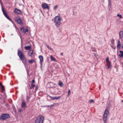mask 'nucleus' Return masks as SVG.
I'll list each match as a JSON object with an SVG mask.
<instances>
[{"label": "nucleus", "instance_id": "3", "mask_svg": "<svg viewBox=\"0 0 123 123\" xmlns=\"http://www.w3.org/2000/svg\"><path fill=\"white\" fill-rule=\"evenodd\" d=\"M44 120L43 117L41 115L37 117L35 123H43Z\"/></svg>", "mask_w": 123, "mask_h": 123}, {"label": "nucleus", "instance_id": "4", "mask_svg": "<svg viewBox=\"0 0 123 123\" xmlns=\"http://www.w3.org/2000/svg\"><path fill=\"white\" fill-rule=\"evenodd\" d=\"M1 7L2 11L4 15L8 20L11 21L12 23H13V21H12L10 19L8 15L6 12L4 10L2 5H1Z\"/></svg>", "mask_w": 123, "mask_h": 123}, {"label": "nucleus", "instance_id": "27", "mask_svg": "<svg viewBox=\"0 0 123 123\" xmlns=\"http://www.w3.org/2000/svg\"><path fill=\"white\" fill-rule=\"evenodd\" d=\"M108 1V5L109 6H110L111 5V0Z\"/></svg>", "mask_w": 123, "mask_h": 123}, {"label": "nucleus", "instance_id": "26", "mask_svg": "<svg viewBox=\"0 0 123 123\" xmlns=\"http://www.w3.org/2000/svg\"><path fill=\"white\" fill-rule=\"evenodd\" d=\"M28 29L27 28H26L25 30L24 33H26V32H28Z\"/></svg>", "mask_w": 123, "mask_h": 123}, {"label": "nucleus", "instance_id": "2", "mask_svg": "<svg viewBox=\"0 0 123 123\" xmlns=\"http://www.w3.org/2000/svg\"><path fill=\"white\" fill-rule=\"evenodd\" d=\"M109 115L108 111L106 109L104 111L103 115V120L104 123H106L107 120V116Z\"/></svg>", "mask_w": 123, "mask_h": 123}, {"label": "nucleus", "instance_id": "41", "mask_svg": "<svg viewBox=\"0 0 123 123\" xmlns=\"http://www.w3.org/2000/svg\"><path fill=\"white\" fill-rule=\"evenodd\" d=\"M21 110H20V111H21Z\"/></svg>", "mask_w": 123, "mask_h": 123}, {"label": "nucleus", "instance_id": "40", "mask_svg": "<svg viewBox=\"0 0 123 123\" xmlns=\"http://www.w3.org/2000/svg\"><path fill=\"white\" fill-rule=\"evenodd\" d=\"M8 105V104H6V106H7Z\"/></svg>", "mask_w": 123, "mask_h": 123}, {"label": "nucleus", "instance_id": "7", "mask_svg": "<svg viewBox=\"0 0 123 123\" xmlns=\"http://www.w3.org/2000/svg\"><path fill=\"white\" fill-rule=\"evenodd\" d=\"M9 116L8 114H4L2 115L0 117V119L3 120H5L9 118Z\"/></svg>", "mask_w": 123, "mask_h": 123}, {"label": "nucleus", "instance_id": "17", "mask_svg": "<svg viewBox=\"0 0 123 123\" xmlns=\"http://www.w3.org/2000/svg\"><path fill=\"white\" fill-rule=\"evenodd\" d=\"M20 29L21 31L22 32L24 33L25 31V29L24 27L23 26L21 27L20 28Z\"/></svg>", "mask_w": 123, "mask_h": 123}, {"label": "nucleus", "instance_id": "34", "mask_svg": "<svg viewBox=\"0 0 123 123\" xmlns=\"http://www.w3.org/2000/svg\"><path fill=\"white\" fill-rule=\"evenodd\" d=\"M29 99H30V98H29V97L28 96H27V99H26L27 100H29Z\"/></svg>", "mask_w": 123, "mask_h": 123}, {"label": "nucleus", "instance_id": "37", "mask_svg": "<svg viewBox=\"0 0 123 123\" xmlns=\"http://www.w3.org/2000/svg\"><path fill=\"white\" fill-rule=\"evenodd\" d=\"M60 55H62V56L63 55V53H61V54H60Z\"/></svg>", "mask_w": 123, "mask_h": 123}, {"label": "nucleus", "instance_id": "21", "mask_svg": "<svg viewBox=\"0 0 123 123\" xmlns=\"http://www.w3.org/2000/svg\"><path fill=\"white\" fill-rule=\"evenodd\" d=\"M35 86V85L34 84H33V83H31V86L30 87V88L31 89H32Z\"/></svg>", "mask_w": 123, "mask_h": 123}, {"label": "nucleus", "instance_id": "28", "mask_svg": "<svg viewBox=\"0 0 123 123\" xmlns=\"http://www.w3.org/2000/svg\"><path fill=\"white\" fill-rule=\"evenodd\" d=\"M58 7V6L57 5H56L53 8V9L55 10Z\"/></svg>", "mask_w": 123, "mask_h": 123}, {"label": "nucleus", "instance_id": "29", "mask_svg": "<svg viewBox=\"0 0 123 123\" xmlns=\"http://www.w3.org/2000/svg\"><path fill=\"white\" fill-rule=\"evenodd\" d=\"M46 46L47 47V48L49 49L50 50H52V49L51 48V47L49 46L48 45H46Z\"/></svg>", "mask_w": 123, "mask_h": 123}, {"label": "nucleus", "instance_id": "19", "mask_svg": "<svg viewBox=\"0 0 123 123\" xmlns=\"http://www.w3.org/2000/svg\"><path fill=\"white\" fill-rule=\"evenodd\" d=\"M107 63L108 64V65H107V68L108 69H109L111 67V62H110Z\"/></svg>", "mask_w": 123, "mask_h": 123}, {"label": "nucleus", "instance_id": "38", "mask_svg": "<svg viewBox=\"0 0 123 123\" xmlns=\"http://www.w3.org/2000/svg\"><path fill=\"white\" fill-rule=\"evenodd\" d=\"M2 89H3V90H5V89H4V88L2 87Z\"/></svg>", "mask_w": 123, "mask_h": 123}, {"label": "nucleus", "instance_id": "6", "mask_svg": "<svg viewBox=\"0 0 123 123\" xmlns=\"http://www.w3.org/2000/svg\"><path fill=\"white\" fill-rule=\"evenodd\" d=\"M15 21L18 24L20 25H22L23 24L22 19H21L20 18L19 16L16 17L15 18Z\"/></svg>", "mask_w": 123, "mask_h": 123}, {"label": "nucleus", "instance_id": "14", "mask_svg": "<svg viewBox=\"0 0 123 123\" xmlns=\"http://www.w3.org/2000/svg\"><path fill=\"white\" fill-rule=\"evenodd\" d=\"M121 46V43L120 42L119 40H118V44L117 45V47L118 48H120Z\"/></svg>", "mask_w": 123, "mask_h": 123}, {"label": "nucleus", "instance_id": "23", "mask_svg": "<svg viewBox=\"0 0 123 123\" xmlns=\"http://www.w3.org/2000/svg\"><path fill=\"white\" fill-rule=\"evenodd\" d=\"M29 62L31 64H32L34 62V61L33 60H31L29 61Z\"/></svg>", "mask_w": 123, "mask_h": 123}, {"label": "nucleus", "instance_id": "31", "mask_svg": "<svg viewBox=\"0 0 123 123\" xmlns=\"http://www.w3.org/2000/svg\"><path fill=\"white\" fill-rule=\"evenodd\" d=\"M117 16L119 17L120 18H121L122 17V15L119 14H118L117 15Z\"/></svg>", "mask_w": 123, "mask_h": 123}, {"label": "nucleus", "instance_id": "35", "mask_svg": "<svg viewBox=\"0 0 123 123\" xmlns=\"http://www.w3.org/2000/svg\"><path fill=\"white\" fill-rule=\"evenodd\" d=\"M35 82V80H33L32 81V83H34Z\"/></svg>", "mask_w": 123, "mask_h": 123}, {"label": "nucleus", "instance_id": "15", "mask_svg": "<svg viewBox=\"0 0 123 123\" xmlns=\"http://www.w3.org/2000/svg\"><path fill=\"white\" fill-rule=\"evenodd\" d=\"M33 53V51L32 50H30L29 52V54L30 56H32Z\"/></svg>", "mask_w": 123, "mask_h": 123}, {"label": "nucleus", "instance_id": "5", "mask_svg": "<svg viewBox=\"0 0 123 123\" xmlns=\"http://www.w3.org/2000/svg\"><path fill=\"white\" fill-rule=\"evenodd\" d=\"M18 55L21 60H23L24 58L25 57L22 51L18 50Z\"/></svg>", "mask_w": 123, "mask_h": 123}, {"label": "nucleus", "instance_id": "12", "mask_svg": "<svg viewBox=\"0 0 123 123\" xmlns=\"http://www.w3.org/2000/svg\"><path fill=\"white\" fill-rule=\"evenodd\" d=\"M26 106V104L24 101H22L21 108H25Z\"/></svg>", "mask_w": 123, "mask_h": 123}, {"label": "nucleus", "instance_id": "33", "mask_svg": "<svg viewBox=\"0 0 123 123\" xmlns=\"http://www.w3.org/2000/svg\"><path fill=\"white\" fill-rule=\"evenodd\" d=\"M89 102L90 103H94V101L92 99L91 100L89 101Z\"/></svg>", "mask_w": 123, "mask_h": 123}, {"label": "nucleus", "instance_id": "22", "mask_svg": "<svg viewBox=\"0 0 123 123\" xmlns=\"http://www.w3.org/2000/svg\"><path fill=\"white\" fill-rule=\"evenodd\" d=\"M22 61L23 63L24 64H26V60L25 59H24L23 60H21Z\"/></svg>", "mask_w": 123, "mask_h": 123}, {"label": "nucleus", "instance_id": "8", "mask_svg": "<svg viewBox=\"0 0 123 123\" xmlns=\"http://www.w3.org/2000/svg\"><path fill=\"white\" fill-rule=\"evenodd\" d=\"M14 12L16 14L19 15H21L22 13V12L21 11V10L18 9L17 8H15V9Z\"/></svg>", "mask_w": 123, "mask_h": 123}, {"label": "nucleus", "instance_id": "39", "mask_svg": "<svg viewBox=\"0 0 123 123\" xmlns=\"http://www.w3.org/2000/svg\"><path fill=\"white\" fill-rule=\"evenodd\" d=\"M94 55L95 56H96V54H95V53L94 54Z\"/></svg>", "mask_w": 123, "mask_h": 123}, {"label": "nucleus", "instance_id": "24", "mask_svg": "<svg viewBox=\"0 0 123 123\" xmlns=\"http://www.w3.org/2000/svg\"><path fill=\"white\" fill-rule=\"evenodd\" d=\"M106 63H107L110 62L109 60V57H106Z\"/></svg>", "mask_w": 123, "mask_h": 123}, {"label": "nucleus", "instance_id": "9", "mask_svg": "<svg viewBox=\"0 0 123 123\" xmlns=\"http://www.w3.org/2000/svg\"><path fill=\"white\" fill-rule=\"evenodd\" d=\"M39 57L40 59V63L41 64V67L42 68V64L43 62V57L42 55H39Z\"/></svg>", "mask_w": 123, "mask_h": 123}, {"label": "nucleus", "instance_id": "1", "mask_svg": "<svg viewBox=\"0 0 123 123\" xmlns=\"http://www.w3.org/2000/svg\"><path fill=\"white\" fill-rule=\"evenodd\" d=\"M54 23L56 27L59 30L60 29V25L61 24V18L60 17L57 16H56L54 18Z\"/></svg>", "mask_w": 123, "mask_h": 123}, {"label": "nucleus", "instance_id": "20", "mask_svg": "<svg viewBox=\"0 0 123 123\" xmlns=\"http://www.w3.org/2000/svg\"><path fill=\"white\" fill-rule=\"evenodd\" d=\"M58 85L61 87H62L63 85V83L61 82H60V81L58 83Z\"/></svg>", "mask_w": 123, "mask_h": 123}, {"label": "nucleus", "instance_id": "11", "mask_svg": "<svg viewBox=\"0 0 123 123\" xmlns=\"http://www.w3.org/2000/svg\"><path fill=\"white\" fill-rule=\"evenodd\" d=\"M54 97H51L49 96H48L47 97V99L49 101H51L54 100Z\"/></svg>", "mask_w": 123, "mask_h": 123}, {"label": "nucleus", "instance_id": "10", "mask_svg": "<svg viewBox=\"0 0 123 123\" xmlns=\"http://www.w3.org/2000/svg\"><path fill=\"white\" fill-rule=\"evenodd\" d=\"M42 6L43 9H49V7L47 4L45 3L43 4L42 5Z\"/></svg>", "mask_w": 123, "mask_h": 123}, {"label": "nucleus", "instance_id": "36", "mask_svg": "<svg viewBox=\"0 0 123 123\" xmlns=\"http://www.w3.org/2000/svg\"><path fill=\"white\" fill-rule=\"evenodd\" d=\"M37 87H36V88H35V90L36 91L37 90Z\"/></svg>", "mask_w": 123, "mask_h": 123}, {"label": "nucleus", "instance_id": "30", "mask_svg": "<svg viewBox=\"0 0 123 123\" xmlns=\"http://www.w3.org/2000/svg\"><path fill=\"white\" fill-rule=\"evenodd\" d=\"M50 57L51 59L53 60H55V58L52 55Z\"/></svg>", "mask_w": 123, "mask_h": 123}, {"label": "nucleus", "instance_id": "13", "mask_svg": "<svg viewBox=\"0 0 123 123\" xmlns=\"http://www.w3.org/2000/svg\"><path fill=\"white\" fill-rule=\"evenodd\" d=\"M120 38H123V31H121L119 33Z\"/></svg>", "mask_w": 123, "mask_h": 123}, {"label": "nucleus", "instance_id": "32", "mask_svg": "<svg viewBox=\"0 0 123 123\" xmlns=\"http://www.w3.org/2000/svg\"><path fill=\"white\" fill-rule=\"evenodd\" d=\"M68 95H69L71 93V91L70 90H68Z\"/></svg>", "mask_w": 123, "mask_h": 123}, {"label": "nucleus", "instance_id": "18", "mask_svg": "<svg viewBox=\"0 0 123 123\" xmlns=\"http://www.w3.org/2000/svg\"><path fill=\"white\" fill-rule=\"evenodd\" d=\"M25 48L27 50H29L31 49V47L30 46H26L25 47Z\"/></svg>", "mask_w": 123, "mask_h": 123}, {"label": "nucleus", "instance_id": "16", "mask_svg": "<svg viewBox=\"0 0 123 123\" xmlns=\"http://www.w3.org/2000/svg\"><path fill=\"white\" fill-rule=\"evenodd\" d=\"M120 54L119 55V56L120 57H123V51L122 50H120Z\"/></svg>", "mask_w": 123, "mask_h": 123}, {"label": "nucleus", "instance_id": "25", "mask_svg": "<svg viewBox=\"0 0 123 123\" xmlns=\"http://www.w3.org/2000/svg\"><path fill=\"white\" fill-rule=\"evenodd\" d=\"M61 97V96L58 97H54V99H58L60 98Z\"/></svg>", "mask_w": 123, "mask_h": 123}]
</instances>
